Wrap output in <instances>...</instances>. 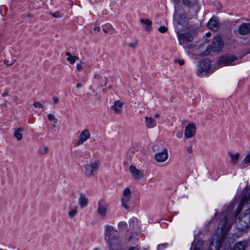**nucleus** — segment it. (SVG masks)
Returning a JSON list of instances; mask_svg holds the SVG:
<instances>
[{"label":"nucleus","mask_w":250,"mask_h":250,"mask_svg":"<svg viewBox=\"0 0 250 250\" xmlns=\"http://www.w3.org/2000/svg\"><path fill=\"white\" fill-rule=\"evenodd\" d=\"M225 214L226 213H223V214H222V216H225L221 221L222 224V237L218 240L215 239L213 237L212 241L210 242L208 250H220V248L223 243V236L229 231L231 226V223L230 222L231 220L230 219V216L229 215H225Z\"/></svg>","instance_id":"obj_1"},{"label":"nucleus","mask_w":250,"mask_h":250,"mask_svg":"<svg viewBox=\"0 0 250 250\" xmlns=\"http://www.w3.org/2000/svg\"><path fill=\"white\" fill-rule=\"evenodd\" d=\"M250 197L244 196L242 198L241 202L238 206L236 210V214L233 217L232 220L234 219L236 216L238 215L241 212L242 209L245 210L246 214H249V216H245L244 218V221L246 223L245 227H250Z\"/></svg>","instance_id":"obj_2"},{"label":"nucleus","mask_w":250,"mask_h":250,"mask_svg":"<svg viewBox=\"0 0 250 250\" xmlns=\"http://www.w3.org/2000/svg\"><path fill=\"white\" fill-rule=\"evenodd\" d=\"M186 16L180 10L175 9L174 14L173 24L177 33L184 31L187 28Z\"/></svg>","instance_id":"obj_3"},{"label":"nucleus","mask_w":250,"mask_h":250,"mask_svg":"<svg viewBox=\"0 0 250 250\" xmlns=\"http://www.w3.org/2000/svg\"><path fill=\"white\" fill-rule=\"evenodd\" d=\"M237 57L232 54L222 56L218 60V64L222 66L233 65L239 63Z\"/></svg>","instance_id":"obj_4"},{"label":"nucleus","mask_w":250,"mask_h":250,"mask_svg":"<svg viewBox=\"0 0 250 250\" xmlns=\"http://www.w3.org/2000/svg\"><path fill=\"white\" fill-rule=\"evenodd\" d=\"M211 62L208 59L201 61L197 65L196 73L198 76L203 77L207 75L210 69Z\"/></svg>","instance_id":"obj_5"},{"label":"nucleus","mask_w":250,"mask_h":250,"mask_svg":"<svg viewBox=\"0 0 250 250\" xmlns=\"http://www.w3.org/2000/svg\"><path fill=\"white\" fill-rule=\"evenodd\" d=\"M180 44L186 48H191L192 44L189 43L192 42L193 37L189 33H181V32L177 33Z\"/></svg>","instance_id":"obj_6"},{"label":"nucleus","mask_w":250,"mask_h":250,"mask_svg":"<svg viewBox=\"0 0 250 250\" xmlns=\"http://www.w3.org/2000/svg\"><path fill=\"white\" fill-rule=\"evenodd\" d=\"M99 162L94 161L90 164H87L84 166V172L88 177H91L97 172L99 167Z\"/></svg>","instance_id":"obj_7"},{"label":"nucleus","mask_w":250,"mask_h":250,"mask_svg":"<svg viewBox=\"0 0 250 250\" xmlns=\"http://www.w3.org/2000/svg\"><path fill=\"white\" fill-rule=\"evenodd\" d=\"M224 42L220 36L214 37L211 44V49L213 52H218L223 49Z\"/></svg>","instance_id":"obj_8"},{"label":"nucleus","mask_w":250,"mask_h":250,"mask_svg":"<svg viewBox=\"0 0 250 250\" xmlns=\"http://www.w3.org/2000/svg\"><path fill=\"white\" fill-rule=\"evenodd\" d=\"M142 156V152L136 147L130 148L127 153L128 159L135 162H137L138 159L140 160Z\"/></svg>","instance_id":"obj_9"},{"label":"nucleus","mask_w":250,"mask_h":250,"mask_svg":"<svg viewBox=\"0 0 250 250\" xmlns=\"http://www.w3.org/2000/svg\"><path fill=\"white\" fill-rule=\"evenodd\" d=\"M131 190L129 188H126L123 192V196L122 199V206L125 208L128 209L129 206L128 204L131 198Z\"/></svg>","instance_id":"obj_10"},{"label":"nucleus","mask_w":250,"mask_h":250,"mask_svg":"<svg viewBox=\"0 0 250 250\" xmlns=\"http://www.w3.org/2000/svg\"><path fill=\"white\" fill-rule=\"evenodd\" d=\"M168 152L167 149L165 147L162 151L155 154V160L158 163H162L167 161L168 159Z\"/></svg>","instance_id":"obj_11"},{"label":"nucleus","mask_w":250,"mask_h":250,"mask_svg":"<svg viewBox=\"0 0 250 250\" xmlns=\"http://www.w3.org/2000/svg\"><path fill=\"white\" fill-rule=\"evenodd\" d=\"M108 204L104 201L100 200L98 202L97 212L99 215L104 217L107 211Z\"/></svg>","instance_id":"obj_12"},{"label":"nucleus","mask_w":250,"mask_h":250,"mask_svg":"<svg viewBox=\"0 0 250 250\" xmlns=\"http://www.w3.org/2000/svg\"><path fill=\"white\" fill-rule=\"evenodd\" d=\"M114 229L112 226L107 225L105 228V240L107 242L110 247H112L114 244L112 242L113 239L111 238V235Z\"/></svg>","instance_id":"obj_13"},{"label":"nucleus","mask_w":250,"mask_h":250,"mask_svg":"<svg viewBox=\"0 0 250 250\" xmlns=\"http://www.w3.org/2000/svg\"><path fill=\"white\" fill-rule=\"evenodd\" d=\"M129 170L131 174L132 177L135 180H140L142 179L144 177L143 172L142 171L137 169L135 167L131 165L129 167Z\"/></svg>","instance_id":"obj_14"},{"label":"nucleus","mask_w":250,"mask_h":250,"mask_svg":"<svg viewBox=\"0 0 250 250\" xmlns=\"http://www.w3.org/2000/svg\"><path fill=\"white\" fill-rule=\"evenodd\" d=\"M196 133V127L193 124H188L187 125L185 131V136L187 138H190L194 136Z\"/></svg>","instance_id":"obj_15"},{"label":"nucleus","mask_w":250,"mask_h":250,"mask_svg":"<svg viewBox=\"0 0 250 250\" xmlns=\"http://www.w3.org/2000/svg\"><path fill=\"white\" fill-rule=\"evenodd\" d=\"M90 134L87 129H84L81 132L79 135V140L77 142L78 145L83 144L85 141L90 138Z\"/></svg>","instance_id":"obj_16"},{"label":"nucleus","mask_w":250,"mask_h":250,"mask_svg":"<svg viewBox=\"0 0 250 250\" xmlns=\"http://www.w3.org/2000/svg\"><path fill=\"white\" fill-rule=\"evenodd\" d=\"M124 103L119 101H115L114 104L111 106V108L114 111L116 114H121L122 112V109Z\"/></svg>","instance_id":"obj_17"},{"label":"nucleus","mask_w":250,"mask_h":250,"mask_svg":"<svg viewBox=\"0 0 250 250\" xmlns=\"http://www.w3.org/2000/svg\"><path fill=\"white\" fill-rule=\"evenodd\" d=\"M238 31L241 35H247L250 32V23H244L238 28Z\"/></svg>","instance_id":"obj_18"},{"label":"nucleus","mask_w":250,"mask_h":250,"mask_svg":"<svg viewBox=\"0 0 250 250\" xmlns=\"http://www.w3.org/2000/svg\"><path fill=\"white\" fill-rule=\"evenodd\" d=\"M208 27L213 31H217L219 27V21L215 18H212L208 23Z\"/></svg>","instance_id":"obj_19"},{"label":"nucleus","mask_w":250,"mask_h":250,"mask_svg":"<svg viewBox=\"0 0 250 250\" xmlns=\"http://www.w3.org/2000/svg\"><path fill=\"white\" fill-rule=\"evenodd\" d=\"M145 122L146 126L148 128H153L157 125L156 121L152 117H146Z\"/></svg>","instance_id":"obj_20"},{"label":"nucleus","mask_w":250,"mask_h":250,"mask_svg":"<svg viewBox=\"0 0 250 250\" xmlns=\"http://www.w3.org/2000/svg\"><path fill=\"white\" fill-rule=\"evenodd\" d=\"M248 246L247 241H240L234 245L233 250H245Z\"/></svg>","instance_id":"obj_21"},{"label":"nucleus","mask_w":250,"mask_h":250,"mask_svg":"<svg viewBox=\"0 0 250 250\" xmlns=\"http://www.w3.org/2000/svg\"><path fill=\"white\" fill-rule=\"evenodd\" d=\"M197 0H183L184 4L189 7H194L196 11L199 10V7L197 5Z\"/></svg>","instance_id":"obj_22"},{"label":"nucleus","mask_w":250,"mask_h":250,"mask_svg":"<svg viewBox=\"0 0 250 250\" xmlns=\"http://www.w3.org/2000/svg\"><path fill=\"white\" fill-rule=\"evenodd\" d=\"M78 202L81 208H83L87 205L88 199L85 195L81 194L79 198Z\"/></svg>","instance_id":"obj_23"},{"label":"nucleus","mask_w":250,"mask_h":250,"mask_svg":"<svg viewBox=\"0 0 250 250\" xmlns=\"http://www.w3.org/2000/svg\"><path fill=\"white\" fill-rule=\"evenodd\" d=\"M23 128H15L14 129V136L17 139L18 141H20L22 139L23 136L21 133L23 131Z\"/></svg>","instance_id":"obj_24"},{"label":"nucleus","mask_w":250,"mask_h":250,"mask_svg":"<svg viewBox=\"0 0 250 250\" xmlns=\"http://www.w3.org/2000/svg\"><path fill=\"white\" fill-rule=\"evenodd\" d=\"M77 208L78 207L77 206H69V210L68 212V214L70 218H72L76 215V214L77 213Z\"/></svg>","instance_id":"obj_25"},{"label":"nucleus","mask_w":250,"mask_h":250,"mask_svg":"<svg viewBox=\"0 0 250 250\" xmlns=\"http://www.w3.org/2000/svg\"><path fill=\"white\" fill-rule=\"evenodd\" d=\"M141 22L145 26L144 28L146 30L149 31L151 29L152 21L148 19H142L140 20Z\"/></svg>","instance_id":"obj_26"},{"label":"nucleus","mask_w":250,"mask_h":250,"mask_svg":"<svg viewBox=\"0 0 250 250\" xmlns=\"http://www.w3.org/2000/svg\"><path fill=\"white\" fill-rule=\"evenodd\" d=\"M66 56H68L67 60L71 63L74 64L76 60H78L79 58L76 56H72L69 52L66 53Z\"/></svg>","instance_id":"obj_27"},{"label":"nucleus","mask_w":250,"mask_h":250,"mask_svg":"<svg viewBox=\"0 0 250 250\" xmlns=\"http://www.w3.org/2000/svg\"><path fill=\"white\" fill-rule=\"evenodd\" d=\"M49 148L46 146H42L39 147L38 153L41 155H44L48 153Z\"/></svg>","instance_id":"obj_28"},{"label":"nucleus","mask_w":250,"mask_h":250,"mask_svg":"<svg viewBox=\"0 0 250 250\" xmlns=\"http://www.w3.org/2000/svg\"><path fill=\"white\" fill-rule=\"evenodd\" d=\"M229 155L231 158V163L233 165H235L239 157V154L238 153L235 154L229 153Z\"/></svg>","instance_id":"obj_29"},{"label":"nucleus","mask_w":250,"mask_h":250,"mask_svg":"<svg viewBox=\"0 0 250 250\" xmlns=\"http://www.w3.org/2000/svg\"><path fill=\"white\" fill-rule=\"evenodd\" d=\"M138 220L136 218H131L129 221L130 226L134 228H136L138 226Z\"/></svg>","instance_id":"obj_30"},{"label":"nucleus","mask_w":250,"mask_h":250,"mask_svg":"<svg viewBox=\"0 0 250 250\" xmlns=\"http://www.w3.org/2000/svg\"><path fill=\"white\" fill-rule=\"evenodd\" d=\"M103 30L104 32L107 33L110 32L112 30V26L110 24H105L104 25L102 26Z\"/></svg>","instance_id":"obj_31"},{"label":"nucleus","mask_w":250,"mask_h":250,"mask_svg":"<svg viewBox=\"0 0 250 250\" xmlns=\"http://www.w3.org/2000/svg\"><path fill=\"white\" fill-rule=\"evenodd\" d=\"M47 118L48 120H49L50 121H53L55 124H57L58 120L56 118H55L54 115L53 114H48L47 115Z\"/></svg>","instance_id":"obj_32"},{"label":"nucleus","mask_w":250,"mask_h":250,"mask_svg":"<svg viewBox=\"0 0 250 250\" xmlns=\"http://www.w3.org/2000/svg\"><path fill=\"white\" fill-rule=\"evenodd\" d=\"M118 227L120 230H124L126 228V223L125 222H120L119 223Z\"/></svg>","instance_id":"obj_33"},{"label":"nucleus","mask_w":250,"mask_h":250,"mask_svg":"<svg viewBox=\"0 0 250 250\" xmlns=\"http://www.w3.org/2000/svg\"><path fill=\"white\" fill-rule=\"evenodd\" d=\"M202 246V242L201 241H198L195 244L193 250H201V247Z\"/></svg>","instance_id":"obj_34"},{"label":"nucleus","mask_w":250,"mask_h":250,"mask_svg":"<svg viewBox=\"0 0 250 250\" xmlns=\"http://www.w3.org/2000/svg\"><path fill=\"white\" fill-rule=\"evenodd\" d=\"M244 162L246 164H249L250 163V151L247 154V155L244 158Z\"/></svg>","instance_id":"obj_35"},{"label":"nucleus","mask_w":250,"mask_h":250,"mask_svg":"<svg viewBox=\"0 0 250 250\" xmlns=\"http://www.w3.org/2000/svg\"><path fill=\"white\" fill-rule=\"evenodd\" d=\"M137 44V41H135L134 42H130L128 43V46L130 48L132 49H135L136 45Z\"/></svg>","instance_id":"obj_36"},{"label":"nucleus","mask_w":250,"mask_h":250,"mask_svg":"<svg viewBox=\"0 0 250 250\" xmlns=\"http://www.w3.org/2000/svg\"><path fill=\"white\" fill-rule=\"evenodd\" d=\"M50 15H51L53 17L55 18H61L62 17V15L61 14V13L59 12H56L53 13H50Z\"/></svg>","instance_id":"obj_37"},{"label":"nucleus","mask_w":250,"mask_h":250,"mask_svg":"<svg viewBox=\"0 0 250 250\" xmlns=\"http://www.w3.org/2000/svg\"><path fill=\"white\" fill-rule=\"evenodd\" d=\"M33 105L36 108H43V105L39 102H35Z\"/></svg>","instance_id":"obj_38"},{"label":"nucleus","mask_w":250,"mask_h":250,"mask_svg":"<svg viewBox=\"0 0 250 250\" xmlns=\"http://www.w3.org/2000/svg\"><path fill=\"white\" fill-rule=\"evenodd\" d=\"M158 30L161 33H165L167 31V28L165 26H160L158 28Z\"/></svg>","instance_id":"obj_39"},{"label":"nucleus","mask_w":250,"mask_h":250,"mask_svg":"<svg viewBox=\"0 0 250 250\" xmlns=\"http://www.w3.org/2000/svg\"><path fill=\"white\" fill-rule=\"evenodd\" d=\"M94 78H97V79H99V78H101L102 79H103V80H104L105 81V83H104V85H106V84H107V79L105 77H104L103 78H102V77L101 76H100V75H98V74H96L94 76Z\"/></svg>","instance_id":"obj_40"},{"label":"nucleus","mask_w":250,"mask_h":250,"mask_svg":"<svg viewBox=\"0 0 250 250\" xmlns=\"http://www.w3.org/2000/svg\"><path fill=\"white\" fill-rule=\"evenodd\" d=\"M83 68V62L77 63L76 65V69L78 71H81Z\"/></svg>","instance_id":"obj_41"},{"label":"nucleus","mask_w":250,"mask_h":250,"mask_svg":"<svg viewBox=\"0 0 250 250\" xmlns=\"http://www.w3.org/2000/svg\"><path fill=\"white\" fill-rule=\"evenodd\" d=\"M186 149L188 153H191L192 152V146L190 145L187 146Z\"/></svg>","instance_id":"obj_42"},{"label":"nucleus","mask_w":250,"mask_h":250,"mask_svg":"<svg viewBox=\"0 0 250 250\" xmlns=\"http://www.w3.org/2000/svg\"><path fill=\"white\" fill-rule=\"evenodd\" d=\"M52 101L53 102V103L54 104H56L58 103V102L59 101V99L58 97H53L52 98Z\"/></svg>","instance_id":"obj_43"},{"label":"nucleus","mask_w":250,"mask_h":250,"mask_svg":"<svg viewBox=\"0 0 250 250\" xmlns=\"http://www.w3.org/2000/svg\"><path fill=\"white\" fill-rule=\"evenodd\" d=\"M175 61L176 62H177L180 65H183L185 63V61L184 60H182V59L176 60Z\"/></svg>","instance_id":"obj_44"},{"label":"nucleus","mask_w":250,"mask_h":250,"mask_svg":"<svg viewBox=\"0 0 250 250\" xmlns=\"http://www.w3.org/2000/svg\"><path fill=\"white\" fill-rule=\"evenodd\" d=\"M183 136V133L182 132H178L176 134V137L178 138H181Z\"/></svg>","instance_id":"obj_45"},{"label":"nucleus","mask_w":250,"mask_h":250,"mask_svg":"<svg viewBox=\"0 0 250 250\" xmlns=\"http://www.w3.org/2000/svg\"><path fill=\"white\" fill-rule=\"evenodd\" d=\"M82 86H83V84H82V83H78L76 84V87H77V88H78V89H79V88H81V87H82Z\"/></svg>","instance_id":"obj_46"},{"label":"nucleus","mask_w":250,"mask_h":250,"mask_svg":"<svg viewBox=\"0 0 250 250\" xmlns=\"http://www.w3.org/2000/svg\"><path fill=\"white\" fill-rule=\"evenodd\" d=\"M175 5H178L180 2V0H172Z\"/></svg>","instance_id":"obj_47"},{"label":"nucleus","mask_w":250,"mask_h":250,"mask_svg":"<svg viewBox=\"0 0 250 250\" xmlns=\"http://www.w3.org/2000/svg\"><path fill=\"white\" fill-rule=\"evenodd\" d=\"M94 30L99 31L100 30V27L99 26H95L94 27Z\"/></svg>","instance_id":"obj_48"},{"label":"nucleus","mask_w":250,"mask_h":250,"mask_svg":"<svg viewBox=\"0 0 250 250\" xmlns=\"http://www.w3.org/2000/svg\"><path fill=\"white\" fill-rule=\"evenodd\" d=\"M165 244H161L158 246V249H160L162 247H164Z\"/></svg>","instance_id":"obj_49"},{"label":"nucleus","mask_w":250,"mask_h":250,"mask_svg":"<svg viewBox=\"0 0 250 250\" xmlns=\"http://www.w3.org/2000/svg\"><path fill=\"white\" fill-rule=\"evenodd\" d=\"M2 96L3 97H4V96H6L8 95V93L6 92H4L2 93Z\"/></svg>","instance_id":"obj_50"},{"label":"nucleus","mask_w":250,"mask_h":250,"mask_svg":"<svg viewBox=\"0 0 250 250\" xmlns=\"http://www.w3.org/2000/svg\"><path fill=\"white\" fill-rule=\"evenodd\" d=\"M159 117H160V115H159V114H156L154 116V118H158Z\"/></svg>","instance_id":"obj_51"},{"label":"nucleus","mask_w":250,"mask_h":250,"mask_svg":"<svg viewBox=\"0 0 250 250\" xmlns=\"http://www.w3.org/2000/svg\"><path fill=\"white\" fill-rule=\"evenodd\" d=\"M14 62V61H12L10 63H7V65H12Z\"/></svg>","instance_id":"obj_52"},{"label":"nucleus","mask_w":250,"mask_h":250,"mask_svg":"<svg viewBox=\"0 0 250 250\" xmlns=\"http://www.w3.org/2000/svg\"><path fill=\"white\" fill-rule=\"evenodd\" d=\"M136 250V248H134V247H131L128 250Z\"/></svg>","instance_id":"obj_53"},{"label":"nucleus","mask_w":250,"mask_h":250,"mask_svg":"<svg viewBox=\"0 0 250 250\" xmlns=\"http://www.w3.org/2000/svg\"><path fill=\"white\" fill-rule=\"evenodd\" d=\"M211 34L210 33H208L207 35L208 36V37H209L210 36Z\"/></svg>","instance_id":"obj_54"},{"label":"nucleus","mask_w":250,"mask_h":250,"mask_svg":"<svg viewBox=\"0 0 250 250\" xmlns=\"http://www.w3.org/2000/svg\"><path fill=\"white\" fill-rule=\"evenodd\" d=\"M233 208V206L232 207H230L229 208V209H230L231 210V209H232Z\"/></svg>","instance_id":"obj_55"},{"label":"nucleus","mask_w":250,"mask_h":250,"mask_svg":"<svg viewBox=\"0 0 250 250\" xmlns=\"http://www.w3.org/2000/svg\"><path fill=\"white\" fill-rule=\"evenodd\" d=\"M55 123H54L53 124H52V126L53 127H55Z\"/></svg>","instance_id":"obj_56"},{"label":"nucleus","mask_w":250,"mask_h":250,"mask_svg":"<svg viewBox=\"0 0 250 250\" xmlns=\"http://www.w3.org/2000/svg\"><path fill=\"white\" fill-rule=\"evenodd\" d=\"M108 88H111V86H110V85H109Z\"/></svg>","instance_id":"obj_57"},{"label":"nucleus","mask_w":250,"mask_h":250,"mask_svg":"<svg viewBox=\"0 0 250 250\" xmlns=\"http://www.w3.org/2000/svg\"><path fill=\"white\" fill-rule=\"evenodd\" d=\"M243 221V219H242L240 221Z\"/></svg>","instance_id":"obj_58"}]
</instances>
